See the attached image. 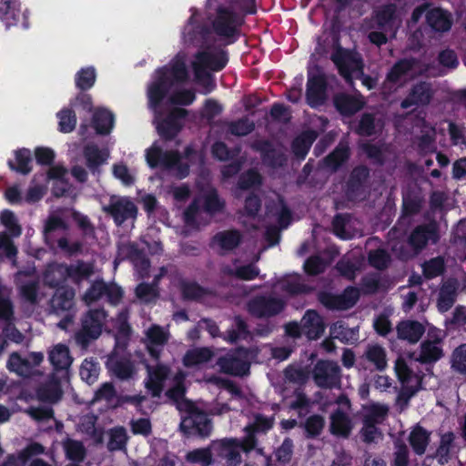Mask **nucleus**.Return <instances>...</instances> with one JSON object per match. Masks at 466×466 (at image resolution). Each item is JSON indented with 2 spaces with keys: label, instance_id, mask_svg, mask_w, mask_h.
Here are the masks:
<instances>
[{
  "label": "nucleus",
  "instance_id": "7c9ffc66",
  "mask_svg": "<svg viewBox=\"0 0 466 466\" xmlns=\"http://www.w3.org/2000/svg\"><path fill=\"white\" fill-rule=\"evenodd\" d=\"M333 104L337 111L344 116H351L363 107L362 101L346 93L335 95Z\"/></svg>",
  "mask_w": 466,
  "mask_h": 466
},
{
  "label": "nucleus",
  "instance_id": "c03bdc74",
  "mask_svg": "<svg viewBox=\"0 0 466 466\" xmlns=\"http://www.w3.org/2000/svg\"><path fill=\"white\" fill-rule=\"evenodd\" d=\"M15 163L13 160L8 161V167L22 175H27L32 170V155L29 149L20 148L15 151Z\"/></svg>",
  "mask_w": 466,
  "mask_h": 466
},
{
  "label": "nucleus",
  "instance_id": "2eb2a0df",
  "mask_svg": "<svg viewBox=\"0 0 466 466\" xmlns=\"http://www.w3.org/2000/svg\"><path fill=\"white\" fill-rule=\"evenodd\" d=\"M48 359L54 369V378L59 377V380L68 381L69 369L73 362L69 348L62 343L56 344L49 351Z\"/></svg>",
  "mask_w": 466,
  "mask_h": 466
},
{
  "label": "nucleus",
  "instance_id": "a19ab883",
  "mask_svg": "<svg viewBox=\"0 0 466 466\" xmlns=\"http://www.w3.org/2000/svg\"><path fill=\"white\" fill-rule=\"evenodd\" d=\"M106 367L115 377L122 380H129L135 372L133 362L127 358L110 359L106 363Z\"/></svg>",
  "mask_w": 466,
  "mask_h": 466
},
{
  "label": "nucleus",
  "instance_id": "58836bf2",
  "mask_svg": "<svg viewBox=\"0 0 466 466\" xmlns=\"http://www.w3.org/2000/svg\"><path fill=\"white\" fill-rule=\"evenodd\" d=\"M211 29L203 23H196L185 33L186 42L195 46H204L208 44Z\"/></svg>",
  "mask_w": 466,
  "mask_h": 466
},
{
  "label": "nucleus",
  "instance_id": "4468645a",
  "mask_svg": "<svg viewBox=\"0 0 466 466\" xmlns=\"http://www.w3.org/2000/svg\"><path fill=\"white\" fill-rule=\"evenodd\" d=\"M248 350L239 348L233 354L221 356L217 360V365L222 373L233 376H244L248 373L249 363L241 357H246Z\"/></svg>",
  "mask_w": 466,
  "mask_h": 466
},
{
  "label": "nucleus",
  "instance_id": "f257e3e1",
  "mask_svg": "<svg viewBox=\"0 0 466 466\" xmlns=\"http://www.w3.org/2000/svg\"><path fill=\"white\" fill-rule=\"evenodd\" d=\"M242 24V18L233 8L222 5L216 8L211 22L213 32L223 39L226 45H232L238 40Z\"/></svg>",
  "mask_w": 466,
  "mask_h": 466
},
{
  "label": "nucleus",
  "instance_id": "79ce46f5",
  "mask_svg": "<svg viewBox=\"0 0 466 466\" xmlns=\"http://www.w3.org/2000/svg\"><path fill=\"white\" fill-rule=\"evenodd\" d=\"M54 381L41 387L37 390L39 400L44 402L55 404L58 402L63 396V390L60 385L63 380H59V377H53Z\"/></svg>",
  "mask_w": 466,
  "mask_h": 466
},
{
  "label": "nucleus",
  "instance_id": "473e14b6",
  "mask_svg": "<svg viewBox=\"0 0 466 466\" xmlns=\"http://www.w3.org/2000/svg\"><path fill=\"white\" fill-rule=\"evenodd\" d=\"M318 137L315 130L309 129L297 136L291 142V151L299 160H304Z\"/></svg>",
  "mask_w": 466,
  "mask_h": 466
},
{
  "label": "nucleus",
  "instance_id": "09e8293b",
  "mask_svg": "<svg viewBox=\"0 0 466 466\" xmlns=\"http://www.w3.org/2000/svg\"><path fill=\"white\" fill-rule=\"evenodd\" d=\"M421 268L424 278L426 279H433L445 272L446 264L443 257L437 256L429 260H425Z\"/></svg>",
  "mask_w": 466,
  "mask_h": 466
},
{
  "label": "nucleus",
  "instance_id": "0e129e2a",
  "mask_svg": "<svg viewBox=\"0 0 466 466\" xmlns=\"http://www.w3.org/2000/svg\"><path fill=\"white\" fill-rule=\"evenodd\" d=\"M442 357V350L431 341L422 343L419 360L429 364L439 360Z\"/></svg>",
  "mask_w": 466,
  "mask_h": 466
},
{
  "label": "nucleus",
  "instance_id": "37998d69",
  "mask_svg": "<svg viewBox=\"0 0 466 466\" xmlns=\"http://www.w3.org/2000/svg\"><path fill=\"white\" fill-rule=\"evenodd\" d=\"M409 442L417 455H422L430 442V432L423 427L417 425L410 433Z\"/></svg>",
  "mask_w": 466,
  "mask_h": 466
},
{
  "label": "nucleus",
  "instance_id": "f03ea898",
  "mask_svg": "<svg viewBox=\"0 0 466 466\" xmlns=\"http://www.w3.org/2000/svg\"><path fill=\"white\" fill-rule=\"evenodd\" d=\"M146 158L151 168L176 171L177 177L180 179L189 175V165L182 161V156L177 150H163L160 147L152 146L147 150Z\"/></svg>",
  "mask_w": 466,
  "mask_h": 466
},
{
  "label": "nucleus",
  "instance_id": "bf43d9fd",
  "mask_svg": "<svg viewBox=\"0 0 466 466\" xmlns=\"http://www.w3.org/2000/svg\"><path fill=\"white\" fill-rule=\"evenodd\" d=\"M228 132L236 137H245L255 129V124L248 116H243L238 120L230 121L228 124Z\"/></svg>",
  "mask_w": 466,
  "mask_h": 466
},
{
  "label": "nucleus",
  "instance_id": "a878e982",
  "mask_svg": "<svg viewBox=\"0 0 466 466\" xmlns=\"http://www.w3.org/2000/svg\"><path fill=\"white\" fill-rule=\"evenodd\" d=\"M44 283L52 289H58L65 286L68 279V271L66 263H52L47 266L43 274Z\"/></svg>",
  "mask_w": 466,
  "mask_h": 466
},
{
  "label": "nucleus",
  "instance_id": "0eeeda50",
  "mask_svg": "<svg viewBox=\"0 0 466 466\" xmlns=\"http://www.w3.org/2000/svg\"><path fill=\"white\" fill-rule=\"evenodd\" d=\"M286 308L284 299L272 295H258L247 304L248 312L257 319H268L280 314Z\"/></svg>",
  "mask_w": 466,
  "mask_h": 466
},
{
  "label": "nucleus",
  "instance_id": "72a5a7b5",
  "mask_svg": "<svg viewBox=\"0 0 466 466\" xmlns=\"http://www.w3.org/2000/svg\"><path fill=\"white\" fill-rule=\"evenodd\" d=\"M83 155L86 159V165L92 174H98L100 167L106 161L107 154L96 144H88L84 147Z\"/></svg>",
  "mask_w": 466,
  "mask_h": 466
},
{
  "label": "nucleus",
  "instance_id": "dca6fc26",
  "mask_svg": "<svg viewBox=\"0 0 466 466\" xmlns=\"http://www.w3.org/2000/svg\"><path fill=\"white\" fill-rule=\"evenodd\" d=\"M438 240L437 226L434 223H429L415 227L408 238V244L415 253H419L430 241L435 244Z\"/></svg>",
  "mask_w": 466,
  "mask_h": 466
},
{
  "label": "nucleus",
  "instance_id": "423d86ee",
  "mask_svg": "<svg viewBox=\"0 0 466 466\" xmlns=\"http://www.w3.org/2000/svg\"><path fill=\"white\" fill-rule=\"evenodd\" d=\"M370 177V170L365 165H358L352 168L343 187L349 201L356 202L365 198Z\"/></svg>",
  "mask_w": 466,
  "mask_h": 466
},
{
  "label": "nucleus",
  "instance_id": "9b49d317",
  "mask_svg": "<svg viewBox=\"0 0 466 466\" xmlns=\"http://www.w3.org/2000/svg\"><path fill=\"white\" fill-rule=\"evenodd\" d=\"M253 422L248 423L243 429V451L250 452L258 445L257 434H266L274 426V417H268L262 413L253 415Z\"/></svg>",
  "mask_w": 466,
  "mask_h": 466
},
{
  "label": "nucleus",
  "instance_id": "8fccbe9b",
  "mask_svg": "<svg viewBox=\"0 0 466 466\" xmlns=\"http://www.w3.org/2000/svg\"><path fill=\"white\" fill-rule=\"evenodd\" d=\"M96 80V72L94 66L82 67L75 76V84L80 91L92 88Z\"/></svg>",
  "mask_w": 466,
  "mask_h": 466
},
{
  "label": "nucleus",
  "instance_id": "13d9d810",
  "mask_svg": "<svg viewBox=\"0 0 466 466\" xmlns=\"http://www.w3.org/2000/svg\"><path fill=\"white\" fill-rule=\"evenodd\" d=\"M142 251L138 245L132 241L120 243L117 246V257L122 260L127 259L134 264H137V258L142 257Z\"/></svg>",
  "mask_w": 466,
  "mask_h": 466
},
{
  "label": "nucleus",
  "instance_id": "a18cd8bd",
  "mask_svg": "<svg viewBox=\"0 0 466 466\" xmlns=\"http://www.w3.org/2000/svg\"><path fill=\"white\" fill-rule=\"evenodd\" d=\"M29 362L30 360L26 358H22L17 352H14L8 359L7 368L21 377L29 378L33 374L32 365Z\"/></svg>",
  "mask_w": 466,
  "mask_h": 466
},
{
  "label": "nucleus",
  "instance_id": "cd10ccee",
  "mask_svg": "<svg viewBox=\"0 0 466 466\" xmlns=\"http://www.w3.org/2000/svg\"><path fill=\"white\" fill-rule=\"evenodd\" d=\"M202 209L209 216L222 213L226 208V201L219 197L217 188L211 187L205 190L199 198Z\"/></svg>",
  "mask_w": 466,
  "mask_h": 466
},
{
  "label": "nucleus",
  "instance_id": "603ef678",
  "mask_svg": "<svg viewBox=\"0 0 466 466\" xmlns=\"http://www.w3.org/2000/svg\"><path fill=\"white\" fill-rule=\"evenodd\" d=\"M281 289L290 296L308 294L311 289L300 281L299 275L288 277L281 280Z\"/></svg>",
  "mask_w": 466,
  "mask_h": 466
},
{
  "label": "nucleus",
  "instance_id": "c9c22d12",
  "mask_svg": "<svg viewBox=\"0 0 466 466\" xmlns=\"http://www.w3.org/2000/svg\"><path fill=\"white\" fill-rule=\"evenodd\" d=\"M114 114L106 108H97L92 116V127L98 135H108L113 129Z\"/></svg>",
  "mask_w": 466,
  "mask_h": 466
},
{
  "label": "nucleus",
  "instance_id": "774afa93",
  "mask_svg": "<svg viewBox=\"0 0 466 466\" xmlns=\"http://www.w3.org/2000/svg\"><path fill=\"white\" fill-rule=\"evenodd\" d=\"M310 371L308 367L297 368L292 365H289L284 370L285 379L292 383L305 384L309 379Z\"/></svg>",
  "mask_w": 466,
  "mask_h": 466
},
{
  "label": "nucleus",
  "instance_id": "6e6552de",
  "mask_svg": "<svg viewBox=\"0 0 466 466\" xmlns=\"http://www.w3.org/2000/svg\"><path fill=\"white\" fill-rule=\"evenodd\" d=\"M103 212L109 215L116 226H122L128 219H136L138 209L129 197L111 196L109 203L102 208Z\"/></svg>",
  "mask_w": 466,
  "mask_h": 466
},
{
  "label": "nucleus",
  "instance_id": "69168bd1",
  "mask_svg": "<svg viewBox=\"0 0 466 466\" xmlns=\"http://www.w3.org/2000/svg\"><path fill=\"white\" fill-rule=\"evenodd\" d=\"M366 358L374 364L378 370H383L387 366L385 350L378 344L371 345L367 349Z\"/></svg>",
  "mask_w": 466,
  "mask_h": 466
},
{
  "label": "nucleus",
  "instance_id": "5701e85b",
  "mask_svg": "<svg viewBox=\"0 0 466 466\" xmlns=\"http://www.w3.org/2000/svg\"><path fill=\"white\" fill-rule=\"evenodd\" d=\"M303 334L309 340L319 339L325 331L326 325L322 317L315 309H308L302 319Z\"/></svg>",
  "mask_w": 466,
  "mask_h": 466
},
{
  "label": "nucleus",
  "instance_id": "ea45409f",
  "mask_svg": "<svg viewBox=\"0 0 466 466\" xmlns=\"http://www.w3.org/2000/svg\"><path fill=\"white\" fill-rule=\"evenodd\" d=\"M212 241L217 243L221 249L232 251L241 244L242 235L238 229L220 231L214 235Z\"/></svg>",
  "mask_w": 466,
  "mask_h": 466
},
{
  "label": "nucleus",
  "instance_id": "412c9836",
  "mask_svg": "<svg viewBox=\"0 0 466 466\" xmlns=\"http://www.w3.org/2000/svg\"><path fill=\"white\" fill-rule=\"evenodd\" d=\"M106 313L103 309H90L82 318V336L87 339H97L103 327Z\"/></svg>",
  "mask_w": 466,
  "mask_h": 466
},
{
  "label": "nucleus",
  "instance_id": "2f4dec72",
  "mask_svg": "<svg viewBox=\"0 0 466 466\" xmlns=\"http://www.w3.org/2000/svg\"><path fill=\"white\" fill-rule=\"evenodd\" d=\"M424 332V326L417 320H403L397 325L398 338L411 344L417 343Z\"/></svg>",
  "mask_w": 466,
  "mask_h": 466
},
{
  "label": "nucleus",
  "instance_id": "4d7b16f0",
  "mask_svg": "<svg viewBox=\"0 0 466 466\" xmlns=\"http://www.w3.org/2000/svg\"><path fill=\"white\" fill-rule=\"evenodd\" d=\"M325 426V420L321 415L313 414L309 416L304 422L305 436L308 439L319 437Z\"/></svg>",
  "mask_w": 466,
  "mask_h": 466
},
{
  "label": "nucleus",
  "instance_id": "c85d7f7f",
  "mask_svg": "<svg viewBox=\"0 0 466 466\" xmlns=\"http://www.w3.org/2000/svg\"><path fill=\"white\" fill-rule=\"evenodd\" d=\"M352 430L350 418L342 410L338 408L330 415L329 431L332 435L347 439Z\"/></svg>",
  "mask_w": 466,
  "mask_h": 466
},
{
  "label": "nucleus",
  "instance_id": "c756f323",
  "mask_svg": "<svg viewBox=\"0 0 466 466\" xmlns=\"http://www.w3.org/2000/svg\"><path fill=\"white\" fill-rule=\"evenodd\" d=\"M396 13L397 8L394 4L383 5L374 11L372 20L378 29L389 32L394 27Z\"/></svg>",
  "mask_w": 466,
  "mask_h": 466
},
{
  "label": "nucleus",
  "instance_id": "bb28decb",
  "mask_svg": "<svg viewBox=\"0 0 466 466\" xmlns=\"http://www.w3.org/2000/svg\"><path fill=\"white\" fill-rule=\"evenodd\" d=\"M196 59L204 66L214 72L223 70L228 62V51L221 49L217 53L199 51L196 54Z\"/></svg>",
  "mask_w": 466,
  "mask_h": 466
},
{
  "label": "nucleus",
  "instance_id": "f8f14e48",
  "mask_svg": "<svg viewBox=\"0 0 466 466\" xmlns=\"http://www.w3.org/2000/svg\"><path fill=\"white\" fill-rule=\"evenodd\" d=\"M328 80L324 73H308L306 102L311 108L323 106L328 98Z\"/></svg>",
  "mask_w": 466,
  "mask_h": 466
},
{
  "label": "nucleus",
  "instance_id": "680f3d73",
  "mask_svg": "<svg viewBox=\"0 0 466 466\" xmlns=\"http://www.w3.org/2000/svg\"><path fill=\"white\" fill-rule=\"evenodd\" d=\"M58 121V130L62 133L72 132L76 126V116L72 108H63L56 114Z\"/></svg>",
  "mask_w": 466,
  "mask_h": 466
},
{
  "label": "nucleus",
  "instance_id": "20e7f679",
  "mask_svg": "<svg viewBox=\"0 0 466 466\" xmlns=\"http://www.w3.org/2000/svg\"><path fill=\"white\" fill-rule=\"evenodd\" d=\"M75 289L68 286H61L56 289L49 300L50 312L57 316H64L57 326L61 329H66L72 323L75 307Z\"/></svg>",
  "mask_w": 466,
  "mask_h": 466
},
{
  "label": "nucleus",
  "instance_id": "4be33fe9",
  "mask_svg": "<svg viewBox=\"0 0 466 466\" xmlns=\"http://www.w3.org/2000/svg\"><path fill=\"white\" fill-rule=\"evenodd\" d=\"M147 369L148 380L146 382V388L151 391L153 397H160L164 390V383L170 373V369L164 364H157L155 367L147 365Z\"/></svg>",
  "mask_w": 466,
  "mask_h": 466
},
{
  "label": "nucleus",
  "instance_id": "f3484780",
  "mask_svg": "<svg viewBox=\"0 0 466 466\" xmlns=\"http://www.w3.org/2000/svg\"><path fill=\"white\" fill-rule=\"evenodd\" d=\"M433 90L431 85L426 81H420L414 84L409 90L405 98L400 102L402 109H409L412 106H428L432 97Z\"/></svg>",
  "mask_w": 466,
  "mask_h": 466
},
{
  "label": "nucleus",
  "instance_id": "e2e57ef3",
  "mask_svg": "<svg viewBox=\"0 0 466 466\" xmlns=\"http://www.w3.org/2000/svg\"><path fill=\"white\" fill-rule=\"evenodd\" d=\"M329 266V261L319 255H312L304 262V271L309 276H318L323 273Z\"/></svg>",
  "mask_w": 466,
  "mask_h": 466
},
{
  "label": "nucleus",
  "instance_id": "ddd939ff",
  "mask_svg": "<svg viewBox=\"0 0 466 466\" xmlns=\"http://www.w3.org/2000/svg\"><path fill=\"white\" fill-rule=\"evenodd\" d=\"M187 116V110L174 107L168 114L157 122L158 135L166 141L173 140L182 129L181 120Z\"/></svg>",
  "mask_w": 466,
  "mask_h": 466
},
{
  "label": "nucleus",
  "instance_id": "6e6d98bb",
  "mask_svg": "<svg viewBox=\"0 0 466 466\" xmlns=\"http://www.w3.org/2000/svg\"><path fill=\"white\" fill-rule=\"evenodd\" d=\"M127 442V434L124 427H115L109 431V440L107 449L110 451H121L126 449Z\"/></svg>",
  "mask_w": 466,
  "mask_h": 466
},
{
  "label": "nucleus",
  "instance_id": "39448f33",
  "mask_svg": "<svg viewBox=\"0 0 466 466\" xmlns=\"http://www.w3.org/2000/svg\"><path fill=\"white\" fill-rule=\"evenodd\" d=\"M331 46L334 49L330 56V60L337 66L339 73L344 78H350L351 73L355 69H362V61L357 58L355 55L340 45V36L338 33L332 34Z\"/></svg>",
  "mask_w": 466,
  "mask_h": 466
},
{
  "label": "nucleus",
  "instance_id": "393cba45",
  "mask_svg": "<svg viewBox=\"0 0 466 466\" xmlns=\"http://www.w3.org/2000/svg\"><path fill=\"white\" fill-rule=\"evenodd\" d=\"M426 23L434 32L444 33L451 28L452 17L448 11L433 7L426 12Z\"/></svg>",
  "mask_w": 466,
  "mask_h": 466
},
{
  "label": "nucleus",
  "instance_id": "7ed1b4c3",
  "mask_svg": "<svg viewBox=\"0 0 466 466\" xmlns=\"http://www.w3.org/2000/svg\"><path fill=\"white\" fill-rule=\"evenodd\" d=\"M185 414L181 417L179 428L187 436L208 437L212 431V420L208 414L193 402H185Z\"/></svg>",
  "mask_w": 466,
  "mask_h": 466
},
{
  "label": "nucleus",
  "instance_id": "1a4fd4ad",
  "mask_svg": "<svg viewBox=\"0 0 466 466\" xmlns=\"http://www.w3.org/2000/svg\"><path fill=\"white\" fill-rule=\"evenodd\" d=\"M213 456L224 460L228 466H238L241 461L240 450L243 451V438L222 439L211 443Z\"/></svg>",
  "mask_w": 466,
  "mask_h": 466
},
{
  "label": "nucleus",
  "instance_id": "aec40b11",
  "mask_svg": "<svg viewBox=\"0 0 466 466\" xmlns=\"http://www.w3.org/2000/svg\"><path fill=\"white\" fill-rule=\"evenodd\" d=\"M351 150L348 141L341 140L322 160L325 168L332 173L340 170L350 160Z\"/></svg>",
  "mask_w": 466,
  "mask_h": 466
},
{
  "label": "nucleus",
  "instance_id": "6ab92c4d",
  "mask_svg": "<svg viewBox=\"0 0 466 466\" xmlns=\"http://www.w3.org/2000/svg\"><path fill=\"white\" fill-rule=\"evenodd\" d=\"M169 335L157 324L152 325L146 332V347L149 356L159 360L165 345L168 342Z\"/></svg>",
  "mask_w": 466,
  "mask_h": 466
},
{
  "label": "nucleus",
  "instance_id": "3c124183",
  "mask_svg": "<svg viewBox=\"0 0 466 466\" xmlns=\"http://www.w3.org/2000/svg\"><path fill=\"white\" fill-rule=\"evenodd\" d=\"M66 457L73 462H82L85 460L86 451L82 441L67 439L64 442Z\"/></svg>",
  "mask_w": 466,
  "mask_h": 466
},
{
  "label": "nucleus",
  "instance_id": "052dcab7",
  "mask_svg": "<svg viewBox=\"0 0 466 466\" xmlns=\"http://www.w3.org/2000/svg\"><path fill=\"white\" fill-rule=\"evenodd\" d=\"M391 261L390 256L388 251L384 248H377L370 250L368 254L369 264L378 269H386Z\"/></svg>",
  "mask_w": 466,
  "mask_h": 466
},
{
  "label": "nucleus",
  "instance_id": "338daca9",
  "mask_svg": "<svg viewBox=\"0 0 466 466\" xmlns=\"http://www.w3.org/2000/svg\"><path fill=\"white\" fill-rule=\"evenodd\" d=\"M319 301L328 309L346 310L343 298L340 294H333L329 291H321L318 295Z\"/></svg>",
  "mask_w": 466,
  "mask_h": 466
},
{
  "label": "nucleus",
  "instance_id": "de8ad7c7",
  "mask_svg": "<svg viewBox=\"0 0 466 466\" xmlns=\"http://www.w3.org/2000/svg\"><path fill=\"white\" fill-rule=\"evenodd\" d=\"M40 283L38 279H32L20 284L17 288L19 297L31 305L38 303Z\"/></svg>",
  "mask_w": 466,
  "mask_h": 466
},
{
  "label": "nucleus",
  "instance_id": "a211bd4d",
  "mask_svg": "<svg viewBox=\"0 0 466 466\" xmlns=\"http://www.w3.org/2000/svg\"><path fill=\"white\" fill-rule=\"evenodd\" d=\"M252 148L259 152L263 163L268 167H281L287 162L286 155L281 150L275 148L268 139L256 141L252 145Z\"/></svg>",
  "mask_w": 466,
  "mask_h": 466
},
{
  "label": "nucleus",
  "instance_id": "5fc2aeb1",
  "mask_svg": "<svg viewBox=\"0 0 466 466\" xmlns=\"http://www.w3.org/2000/svg\"><path fill=\"white\" fill-rule=\"evenodd\" d=\"M180 290L185 300H198L208 294L207 289L195 281H183Z\"/></svg>",
  "mask_w": 466,
  "mask_h": 466
},
{
  "label": "nucleus",
  "instance_id": "f704fd0d",
  "mask_svg": "<svg viewBox=\"0 0 466 466\" xmlns=\"http://www.w3.org/2000/svg\"><path fill=\"white\" fill-rule=\"evenodd\" d=\"M20 13L19 0H0V21L6 28L17 25Z\"/></svg>",
  "mask_w": 466,
  "mask_h": 466
},
{
  "label": "nucleus",
  "instance_id": "b1692460",
  "mask_svg": "<svg viewBox=\"0 0 466 466\" xmlns=\"http://www.w3.org/2000/svg\"><path fill=\"white\" fill-rule=\"evenodd\" d=\"M418 60L415 57H404L397 60L386 75V81L397 85L404 80L416 67Z\"/></svg>",
  "mask_w": 466,
  "mask_h": 466
},
{
  "label": "nucleus",
  "instance_id": "9d476101",
  "mask_svg": "<svg viewBox=\"0 0 466 466\" xmlns=\"http://www.w3.org/2000/svg\"><path fill=\"white\" fill-rule=\"evenodd\" d=\"M339 366L329 360H319L314 365L312 377L315 384L321 389H333L340 381Z\"/></svg>",
  "mask_w": 466,
  "mask_h": 466
},
{
  "label": "nucleus",
  "instance_id": "4c0bfd02",
  "mask_svg": "<svg viewBox=\"0 0 466 466\" xmlns=\"http://www.w3.org/2000/svg\"><path fill=\"white\" fill-rule=\"evenodd\" d=\"M214 352L211 349L207 347L196 348L188 350L182 360L183 365L186 368H193L202 364H206L211 360Z\"/></svg>",
  "mask_w": 466,
  "mask_h": 466
},
{
  "label": "nucleus",
  "instance_id": "49530a36",
  "mask_svg": "<svg viewBox=\"0 0 466 466\" xmlns=\"http://www.w3.org/2000/svg\"><path fill=\"white\" fill-rule=\"evenodd\" d=\"M67 271L68 279L75 283H79L94 273V267L91 263L79 259L76 264L67 265Z\"/></svg>",
  "mask_w": 466,
  "mask_h": 466
},
{
  "label": "nucleus",
  "instance_id": "864d4df0",
  "mask_svg": "<svg viewBox=\"0 0 466 466\" xmlns=\"http://www.w3.org/2000/svg\"><path fill=\"white\" fill-rule=\"evenodd\" d=\"M186 460L189 463L199 464L200 466L211 465L214 462L211 446L188 451Z\"/></svg>",
  "mask_w": 466,
  "mask_h": 466
},
{
  "label": "nucleus",
  "instance_id": "e433bc0d",
  "mask_svg": "<svg viewBox=\"0 0 466 466\" xmlns=\"http://www.w3.org/2000/svg\"><path fill=\"white\" fill-rule=\"evenodd\" d=\"M457 287L452 281L445 282L440 289L437 308L441 313L449 311L456 301Z\"/></svg>",
  "mask_w": 466,
  "mask_h": 466
}]
</instances>
